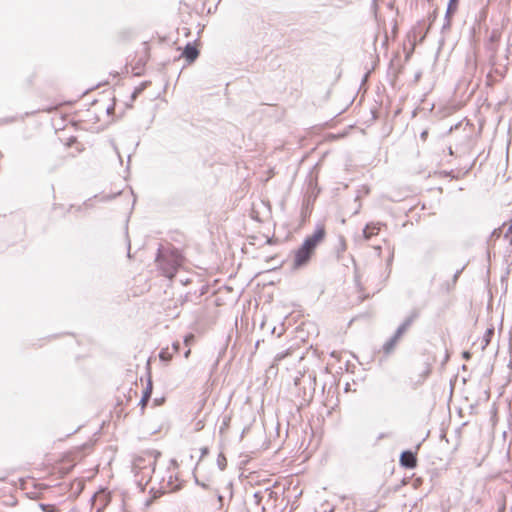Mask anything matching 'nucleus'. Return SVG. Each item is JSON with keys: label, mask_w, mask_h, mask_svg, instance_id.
I'll list each match as a JSON object with an SVG mask.
<instances>
[{"label": "nucleus", "mask_w": 512, "mask_h": 512, "mask_svg": "<svg viewBox=\"0 0 512 512\" xmlns=\"http://www.w3.org/2000/svg\"><path fill=\"white\" fill-rule=\"evenodd\" d=\"M463 358L469 359L470 358V353L468 351L463 352Z\"/></svg>", "instance_id": "obj_19"}, {"label": "nucleus", "mask_w": 512, "mask_h": 512, "mask_svg": "<svg viewBox=\"0 0 512 512\" xmlns=\"http://www.w3.org/2000/svg\"><path fill=\"white\" fill-rule=\"evenodd\" d=\"M500 229H495L492 233H491V237H499L500 236Z\"/></svg>", "instance_id": "obj_18"}, {"label": "nucleus", "mask_w": 512, "mask_h": 512, "mask_svg": "<svg viewBox=\"0 0 512 512\" xmlns=\"http://www.w3.org/2000/svg\"><path fill=\"white\" fill-rule=\"evenodd\" d=\"M400 339H401V336L397 335V333L395 332L394 335L383 344L384 353L390 354L395 349V347Z\"/></svg>", "instance_id": "obj_8"}, {"label": "nucleus", "mask_w": 512, "mask_h": 512, "mask_svg": "<svg viewBox=\"0 0 512 512\" xmlns=\"http://www.w3.org/2000/svg\"><path fill=\"white\" fill-rule=\"evenodd\" d=\"M127 256L130 257V245L128 246V253Z\"/></svg>", "instance_id": "obj_25"}, {"label": "nucleus", "mask_w": 512, "mask_h": 512, "mask_svg": "<svg viewBox=\"0 0 512 512\" xmlns=\"http://www.w3.org/2000/svg\"><path fill=\"white\" fill-rule=\"evenodd\" d=\"M459 0H449L447 11H446V17H449L450 14H453L456 12L458 7Z\"/></svg>", "instance_id": "obj_12"}, {"label": "nucleus", "mask_w": 512, "mask_h": 512, "mask_svg": "<svg viewBox=\"0 0 512 512\" xmlns=\"http://www.w3.org/2000/svg\"><path fill=\"white\" fill-rule=\"evenodd\" d=\"M218 500H219L220 502H222L223 497H222L221 495H218Z\"/></svg>", "instance_id": "obj_24"}, {"label": "nucleus", "mask_w": 512, "mask_h": 512, "mask_svg": "<svg viewBox=\"0 0 512 512\" xmlns=\"http://www.w3.org/2000/svg\"><path fill=\"white\" fill-rule=\"evenodd\" d=\"M400 464L408 469H413L417 465L415 453L410 450L403 451L400 455Z\"/></svg>", "instance_id": "obj_4"}, {"label": "nucleus", "mask_w": 512, "mask_h": 512, "mask_svg": "<svg viewBox=\"0 0 512 512\" xmlns=\"http://www.w3.org/2000/svg\"><path fill=\"white\" fill-rule=\"evenodd\" d=\"M325 237V229L323 226H317L312 235L307 236L302 245L296 250L293 262V268L298 269L305 266L318 244Z\"/></svg>", "instance_id": "obj_2"}, {"label": "nucleus", "mask_w": 512, "mask_h": 512, "mask_svg": "<svg viewBox=\"0 0 512 512\" xmlns=\"http://www.w3.org/2000/svg\"><path fill=\"white\" fill-rule=\"evenodd\" d=\"M382 223L380 222H371L368 223L363 229V237L365 240L371 239L372 236L377 235L381 229Z\"/></svg>", "instance_id": "obj_5"}, {"label": "nucleus", "mask_w": 512, "mask_h": 512, "mask_svg": "<svg viewBox=\"0 0 512 512\" xmlns=\"http://www.w3.org/2000/svg\"><path fill=\"white\" fill-rule=\"evenodd\" d=\"M151 393H152V383H151V381H149L148 382V386L146 387V389H145L143 394H147L148 398H150Z\"/></svg>", "instance_id": "obj_16"}, {"label": "nucleus", "mask_w": 512, "mask_h": 512, "mask_svg": "<svg viewBox=\"0 0 512 512\" xmlns=\"http://www.w3.org/2000/svg\"><path fill=\"white\" fill-rule=\"evenodd\" d=\"M493 335H494V328H488L485 331V333L482 337V349H485L489 345Z\"/></svg>", "instance_id": "obj_9"}, {"label": "nucleus", "mask_w": 512, "mask_h": 512, "mask_svg": "<svg viewBox=\"0 0 512 512\" xmlns=\"http://www.w3.org/2000/svg\"><path fill=\"white\" fill-rule=\"evenodd\" d=\"M194 341V335L188 334L184 337V344L189 347Z\"/></svg>", "instance_id": "obj_14"}, {"label": "nucleus", "mask_w": 512, "mask_h": 512, "mask_svg": "<svg viewBox=\"0 0 512 512\" xmlns=\"http://www.w3.org/2000/svg\"><path fill=\"white\" fill-rule=\"evenodd\" d=\"M173 355L174 354L170 351V348L167 347L160 351L159 358L163 362H169L172 359Z\"/></svg>", "instance_id": "obj_11"}, {"label": "nucleus", "mask_w": 512, "mask_h": 512, "mask_svg": "<svg viewBox=\"0 0 512 512\" xmlns=\"http://www.w3.org/2000/svg\"><path fill=\"white\" fill-rule=\"evenodd\" d=\"M182 55L187 60L188 63H192L197 59L199 51L193 44L187 43Z\"/></svg>", "instance_id": "obj_6"}, {"label": "nucleus", "mask_w": 512, "mask_h": 512, "mask_svg": "<svg viewBox=\"0 0 512 512\" xmlns=\"http://www.w3.org/2000/svg\"><path fill=\"white\" fill-rule=\"evenodd\" d=\"M157 263L164 276L172 278L181 266L182 256L176 249L160 251Z\"/></svg>", "instance_id": "obj_3"}, {"label": "nucleus", "mask_w": 512, "mask_h": 512, "mask_svg": "<svg viewBox=\"0 0 512 512\" xmlns=\"http://www.w3.org/2000/svg\"><path fill=\"white\" fill-rule=\"evenodd\" d=\"M207 453H208V448H203V449H202V455H205V454H207Z\"/></svg>", "instance_id": "obj_22"}, {"label": "nucleus", "mask_w": 512, "mask_h": 512, "mask_svg": "<svg viewBox=\"0 0 512 512\" xmlns=\"http://www.w3.org/2000/svg\"><path fill=\"white\" fill-rule=\"evenodd\" d=\"M159 455L156 451H146L133 459L132 470L138 486L144 487L151 481Z\"/></svg>", "instance_id": "obj_1"}, {"label": "nucleus", "mask_w": 512, "mask_h": 512, "mask_svg": "<svg viewBox=\"0 0 512 512\" xmlns=\"http://www.w3.org/2000/svg\"><path fill=\"white\" fill-rule=\"evenodd\" d=\"M427 137V131L421 133V138L425 139Z\"/></svg>", "instance_id": "obj_21"}, {"label": "nucleus", "mask_w": 512, "mask_h": 512, "mask_svg": "<svg viewBox=\"0 0 512 512\" xmlns=\"http://www.w3.org/2000/svg\"><path fill=\"white\" fill-rule=\"evenodd\" d=\"M217 465L220 468V470H224L227 465V460L223 453H220L217 458Z\"/></svg>", "instance_id": "obj_13"}, {"label": "nucleus", "mask_w": 512, "mask_h": 512, "mask_svg": "<svg viewBox=\"0 0 512 512\" xmlns=\"http://www.w3.org/2000/svg\"><path fill=\"white\" fill-rule=\"evenodd\" d=\"M180 350V343L179 342H174L172 344V347L170 348V351L173 353V354H176L178 353Z\"/></svg>", "instance_id": "obj_15"}, {"label": "nucleus", "mask_w": 512, "mask_h": 512, "mask_svg": "<svg viewBox=\"0 0 512 512\" xmlns=\"http://www.w3.org/2000/svg\"><path fill=\"white\" fill-rule=\"evenodd\" d=\"M170 479H172L171 476H170ZM171 484H172L171 480H169L166 483V485L161 484L160 489L157 492H155L154 497L156 498V497H158L161 494H164V493L169 492V491H173L174 487H172Z\"/></svg>", "instance_id": "obj_10"}, {"label": "nucleus", "mask_w": 512, "mask_h": 512, "mask_svg": "<svg viewBox=\"0 0 512 512\" xmlns=\"http://www.w3.org/2000/svg\"><path fill=\"white\" fill-rule=\"evenodd\" d=\"M191 353V350L188 348L187 351L184 353V357L188 358Z\"/></svg>", "instance_id": "obj_20"}, {"label": "nucleus", "mask_w": 512, "mask_h": 512, "mask_svg": "<svg viewBox=\"0 0 512 512\" xmlns=\"http://www.w3.org/2000/svg\"><path fill=\"white\" fill-rule=\"evenodd\" d=\"M418 317V312L413 311L404 321L403 323L397 328L395 331L397 335H402L409 329V327L412 325V323L415 321V319Z\"/></svg>", "instance_id": "obj_7"}, {"label": "nucleus", "mask_w": 512, "mask_h": 512, "mask_svg": "<svg viewBox=\"0 0 512 512\" xmlns=\"http://www.w3.org/2000/svg\"><path fill=\"white\" fill-rule=\"evenodd\" d=\"M460 272H461V271H457V272L455 273V275H454V278H455V279L459 276Z\"/></svg>", "instance_id": "obj_23"}, {"label": "nucleus", "mask_w": 512, "mask_h": 512, "mask_svg": "<svg viewBox=\"0 0 512 512\" xmlns=\"http://www.w3.org/2000/svg\"><path fill=\"white\" fill-rule=\"evenodd\" d=\"M149 398H148V395L147 394H143L141 400H140V405L142 407H145L146 403L148 402Z\"/></svg>", "instance_id": "obj_17"}]
</instances>
